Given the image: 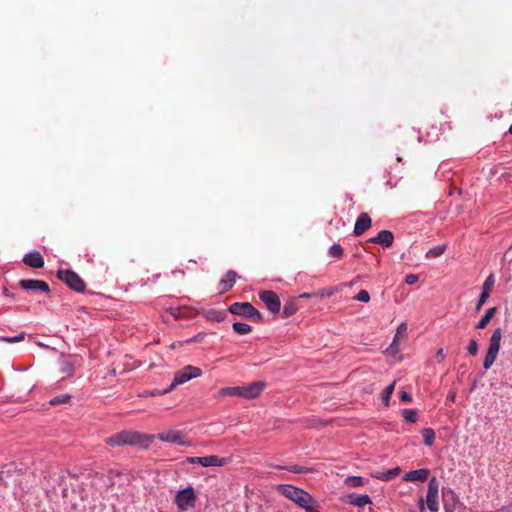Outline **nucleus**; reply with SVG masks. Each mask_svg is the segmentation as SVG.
<instances>
[{"mask_svg": "<svg viewBox=\"0 0 512 512\" xmlns=\"http://www.w3.org/2000/svg\"><path fill=\"white\" fill-rule=\"evenodd\" d=\"M73 370H74L73 365L70 362L64 363V366L62 367L63 373L72 374Z\"/></svg>", "mask_w": 512, "mask_h": 512, "instance_id": "obj_42", "label": "nucleus"}, {"mask_svg": "<svg viewBox=\"0 0 512 512\" xmlns=\"http://www.w3.org/2000/svg\"><path fill=\"white\" fill-rule=\"evenodd\" d=\"M490 294L486 291H482L476 304V311H479L483 304L487 301Z\"/></svg>", "mask_w": 512, "mask_h": 512, "instance_id": "obj_38", "label": "nucleus"}, {"mask_svg": "<svg viewBox=\"0 0 512 512\" xmlns=\"http://www.w3.org/2000/svg\"><path fill=\"white\" fill-rule=\"evenodd\" d=\"M275 468L280 469V470H287L289 472L296 473V474L309 473L312 471V469H310V468H307V467L301 466V465H296V464L295 465H286V466L277 465V466H275Z\"/></svg>", "mask_w": 512, "mask_h": 512, "instance_id": "obj_23", "label": "nucleus"}, {"mask_svg": "<svg viewBox=\"0 0 512 512\" xmlns=\"http://www.w3.org/2000/svg\"><path fill=\"white\" fill-rule=\"evenodd\" d=\"M501 338V328L495 329L490 337L489 347L483 361V368L485 370L490 369L491 366L494 364L500 350Z\"/></svg>", "mask_w": 512, "mask_h": 512, "instance_id": "obj_5", "label": "nucleus"}, {"mask_svg": "<svg viewBox=\"0 0 512 512\" xmlns=\"http://www.w3.org/2000/svg\"><path fill=\"white\" fill-rule=\"evenodd\" d=\"M407 332V324L405 322H402L398 328H397V333L396 335L394 336V339H393V342L390 346L391 349H393L395 346H396V343L398 341V337L401 336V335H405Z\"/></svg>", "mask_w": 512, "mask_h": 512, "instance_id": "obj_33", "label": "nucleus"}, {"mask_svg": "<svg viewBox=\"0 0 512 512\" xmlns=\"http://www.w3.org/2000/svg\"><path fill=\"white\" fill-rule=\"evenodd\" d=\"M206 336L205 332H200L197 335H195L192 338H189L186 340V343H195V342H201Z\"/></svg>", "mask_w": 512, "mask_h": 512, "instance_id": "obj_40", "label": "nucleus"}, {"mask_svg": "<svg viewBox=\"0 0 512 512\" xmlns=\"http://www.w3.org/2000/svg\"><path fill=\"white\" fill-rule=\"evenodd\" d=\"M467 351L470 355L475 356L478 352V343L475 339H471L467 347Z\"/></svg>", "mask_w": 512, "mask_h": 512, "instance_id": "obj_39", "label": "nucleus"}, {"mask_svg": "<svg viewBox=\"0 0 512 512\" xmlns=\"http://www.w3.org/2000/svg\"><path fill=\"white\" fill-rule=\"evenodd\" d=\"M276 490L299 508L307 512H317L320 508L319 502L306 490L291 484H279Z\"/></svg>", "mask_w": 512, "mask_h": 512, "instance_id": "obj_1", "label": "nucleus"}, {"mask_svg": "<svg viewBox=\"0 0 512 512\" xmlns=\"http://www.w3.org/2000/svg\"><path fill=\"white\" fill-rule=\"evenodd\" d=\"M429 473H430V471L426 468L411 470L404 475L403 480L411 481V482L412 481L424 482L427 480Z\"/></svg>", "mask_w": 512, "mask_h": 512, "instance_id": "obj_17", "label": "nucleus"}, {"mask_svg": "<svg viewBox=\"0 0 512 512\" xmlns=\"http://www.w3.org/2000/svg\"><path fill=\"white\" fill-rule=\"evenodd\" d=\"M394 388H395V383L393 382L392 384L388 385L383 393H382V403L385 405V406H388L389 405V402H390V398H391V395L393 394L394 392Z\"/></svg>", "mask_w": 512, "mask_h": 512, "instance_id": "obj_29", "label": "nucleus"}, {"mask_svg": "<svg viewBox=\"0 0 512 512\" xmlns=\"http://www.w3.org/2000/svg\"><path fill=\"white\" fill-rule=\"evenodd\" d=\"M347 499L349 504L356 507H364L372 503L371 498L367 494L351 493L347 496Z\"/></svg>", "mask_w": 512, "mask_h": 512, "instance_id": "obj_19", "label": "nucleus"}, {"mask_svg": "<svg viewBox=\"0 0 512 512\" xmlns=\"http://www.w3.org/2000/svg\"><path fill=\"white\" fill-rule=\"evenodd\" d=\"M455 397H456V394H455L454 392H451V393H449V395H448V397H447V398H448L449 400H451V401H454V400H455Z\"/></svg>", "mask_w": 512, "mask_h": 512, "instance_id": "obj_46", "label": "nucleus"}, {"mask_svg": "<svg viewBox=\"0 0 512 512\" xmlns=\"http://www.w3.org/2000/svg\"><path fill=\"white\" fill-rule=\"evenodd\" d=\"M496 311H497L496 307L487 309L485 314L480 319V321L476 324V328L484 329L488 325V323L491 321V319L493 318Z\"/></svg>", "mask_w": 512, "mask_h": 512, "instance_id": "obj_22", "label": "nucleus"}, {"mask_svg": "<svg viewBox=\"0 0 512 512\" xmlns=\"http://www.w3.org/2000/svg\"><path fill=\"white\" fill-rule=\"evenodd\" d=\"M228 310L234 315L246 317L255 322H260L262 320L261 313L249 302L233 303L230 305Z\"/></svg>", "mask_w": 512, "mask_h": 512, "instance_id": "obj_6", "label": "nucleus"}, {"mask_svg": "<svg viewBox=\"0 0 512 512\" xmlns=\"http://www.w3.org/2000/svg\"><path fill=\"white\" fill-rule=\"evenodd\" d=\"M265 387V383L262 381H257L250 383L248 385L242 386V398L244 399H254L263 391Z\"/></svg>", "mask_w": 512, "mask_h": 512, "instance_id": "obj_12", "label": "nucleus"}, {"mask_svg": "<svg viewBox=\"0 0 512 512\" xmlns=\"http://www.w3.org/2000/svg\"><path fill=\"white\" fill-rule=\"evenodd\" d=\"M206 320L211 322H222L226 317V312L223 310L209 309L203 312Z\"/></svg>", "mask_w": 512, "mask_h": 512, "instance_id": "obj_21", "label": "nucleus"}, {"mask_svg": "<svg viewBox=\"0 0 512 512\" xmlns=\"http://www.w3.org/2000/svg\"><path fill=\"white\" fill-rule=\"evenodd\" d=\"M329 256L340 258L343 255V248L339 244H333L328 251Z\"/></svg>", "mask_w": 512, "mask_h": 512, "instance_id": "obj_34", "label": "nucleus"}, {"mask_svg": "<svg viewBox=\"0 0 512 512\" xmlns=\"http://www.w3.org/2000/svg\"><path fill=\"white\" fill-rule=\"evenodd\" d=\"M19 286L24 290H40L45 293H48L50 291L49 285L42 280L23 279L20 280Z\"/></svg>", "mask_w": 512, "mask_h": 512, "instance_id": "obj_13", "label": "nucleus"}, {"mask_svg": "<svg viewBox=\"0 0 512 512\" xmlns=\"http://www.w3.org/2000/svg\"><path fill=\"white\" fill-rule=\"evenodd\" d=\"M297 309H298L297 305L293 302L285 304L284 308H283L284 317H290V316L294 315L296 313Z\"/></svg>", "mask_w": 512, "mask_h": 512, "instance_id": "obj_35", "label": "nucleus"}, {"mask_svg": "<svg viewBox=\"0 0 512 512\" xmlns=\"http://www.w3.org/2000/svg\"><path fill=\"white\" fill-rule=\"evenodd\" d=\"M421 508H423V500H420Z\"/></svg>", "mask_w": 512, "mask_h": 512, "instance_id": "obj_51", "label": "nucleus"}, {"mask_svg": "<svg viewBox=\"0 0 512 512\" xmlns=\"http://www.w3.org/2000/svg\"><path fill=\"white\" fill-rule=\"evenodd\" d=\"M494 283H495V278L493 276V274H490L485 282L483 283V286H482V291H486L490 294L493 286H494Z\"/></svg>", "mask_w": 512, "mask_h": 512, "instance_id": "obj_36", "label": "nucleus"}, {"mask_svg": "<svg viewBox=\"0 0 512 512\" xmlns=\"http://www.w3.org/2000/svg\"><path fill=\"white\" fill-rule=\"evenodd\" d=\"M196 499L197 496L194 488L192 486H188L176 493L174 503L180 512H186L195 507Z\"/></svg>", "mask_w": 512, "mask_h": 512, "instance_id": "obj_4", "label": "nucleus"}, {"mask_svg": "<svg viewBox=\"0 0 512 512\" xmlns=\"http://www.w3.org/2000/svg\"><path fill=\"white\" fill-rule=\"evenodd\" d=\"M185 462L188 464H199L202 467H222L229 462V459L221 458L216 455H209L203 457H188Z\"/></svg>", "mask_w": 512, "mask_h": 512, "instance_id": "obj_9", "label": "nucleus"}, {"mask_svg": "<svg viewBox=\"0 0 512 512\" xmlns=\"http://www.w3.org/2000/svg\"><path fill=\"white\" fill-rule=\"evenodd\" d=\"M402 415L406 422L415 423L417 421V412L413 409H405L402 412Z\"/></svg>", "mask_w": 512, "mask_h": 512, "instance_id": "obj_32", "label": "nucleus"}, {"mask_svg": "<svg viewBox=\"0 0 512 512\" xmlns=\"http://www.w3.org/2000/svg\"><path fill=\"white\" fill-rule=\"evenodd\" d=\"M394 235L389 230H381L377 236L370 238L369 242L381 245L384 248H388L393 244Z\"/></svg>", "mask_w": 512, "mask_h": 512, "instance_id": "obj_15", "label": "nucleus"}, {"mask_svg": "<svg viewBox=\"0 0 512 512\" xmlns=\"http://www.w3.org/2000/svg\"><path fill=\"white\" fill-rule=\"evenodd\" d=\"M447 492H448L449 494H451V496H452V497H454V496H455V493L453 492V490H451V489H447Z\"/></svg>", "mask_w": 512, "mask_h": 512, "instance_id": "obj_48", "label": "nucleus"}, {"mask_svg": "<svg viewBox=\"0 0 512 512\" xmlns=\"http://www.w3.org/2000/svg\"><path fill=\"white\" fill-rule=\"evenodd\" d=\"M23 262L32 268H42L44 266L43 256L38 251L25 254Z\"/></svg>", "mask_w": 512, "mask_h": 512, "instance_id": "obj_16", "label": "nucleus"}, {"mask_svg": "<svg viewBox=\"0 0 512 512\" xmlns=\"http://www.w3.org/2000/svg\"><path fill=\"white\" fill-rule=\"evenodd\" d=\"M445 249H446V245H444V244L435 246L426 252V258L439 257L444 253Z\"/></svg>", "mask_w": 512, "mask_h": 512, "instance_id": "obj_28", "label": "nucleus"}, {"mask_svg": "<svg viewBox=\"0 0 512 512\" xmlns=\"http://www.w3.org/2000/svg\"><path fill=\"white\" fill-rule=\"evenodd\" d=\"M332 293H333L332 290H322L320 295H321V297H326V296H331Z\"/></svg>", "mask_w": 512, "mask_h": 512, "instance_id": "obj_45", "label": "nucleus"}, {"mask_svg": "<svg viewBox=\"0 0 512 512\" xmlns=\"http://www.w3.org/2000/svg\"><path fill=\"white\" fill-rule=\"evenodd\" d=\"M418 275L416 274H408L405 277V283L408 285H413L418 281Z\"/></svg>", "mask_w": 512, "mask_h": 512, "instance_id": "obj_41", "label": "nucleus"}, {"mask_svg": "<svg viewBox=\"0 0 512 512\" xmlns=\"http://www.w3.org/2000/svg\"><path fill=\"white\" fill-rule=\"evenodd\" d=\"M201 374H202V371L200 368L191 366V365H187L182 370H180L176 373L171 385L168 388H166L162 391L157 390L155 392H152L151 394L153 396H155V395H163V394L169 393L176 386L184 384L193 378H197V377L201 376Z\"/></svg>", "mask_w": 512, "mask_h": 512, "instance_id": "obj_3", "label": "nucleus"}, {"mask_svg": "<svg viewBox=\"0 0 512 512\" xmlns=\"http://www.w3.org/2000/svg\"><path fill=\"white\" fill-rule=\"evenodd\" d=\"M401 472L400 467H394L385 471H377L372 474V477L381 481H390L396 478Z\"/></svg>", "mask_w": 512, "mask_h": 512, "instance_id": "obj_20", "label": "nucleus"}, {"mask_svg": "<svg viewBox=\"0 0 512 512\" xmlns=\"http://www.w3.org/2000/svg\"><path fill=\"white\" fill-rule=\"evenodd\" d=\"M236 277V272L233 270H229L226 273L225 278L221 279L219 282V293H225L228 290H230L236 282Z\"/></svg>", "mask_w": 512, "mask_h": 512, "instance_id": "obj_18", "label": "nucleus"}, {"mask_svg": "<svg viewBox=\"0 0 512 512\" xmlns=\"http://www.w3.org/2000/svg\"><path fill=\"white\" fill-rule=\"evenodd\" d=\"M400 399L403 402H410V401H412V396L410 395V393H408L406 391H401L400 392Z\"/></svg>", "mask_w": 512, "mask_h": 512, "instance_id": "obj_43", "label": "nucleus"}, {"mask_svg": "<svg viewBox=\"0 0 512 512\" xmlns=\"http://www.w3.org/2000/svg\"><path fill=\"white\" fill-rule=\"evenodd\" d=\"M312 296H313V294H310V293H303V294H301L299 297H300V298H310V297H312Z\"/></svg>", "mask_w": 512, "mask_h": 512, "instance_id": "obj_47", "label": "nucleus"}, {"mask_svg": "<svg viewBox=\"0 0 512 512\" xmlns=\"http://www.w3.org/2000/svg\"><path fill=\"white\" fill-rule=\"evenodd\" d=\"M435 358L438 362H442L445 359V353L442 348L437 350V352L435 354Z\"/></svg>", "mask_w": 512, "mask_h": 512, "instance_id": "obj_44", "label": "nucleus"}, {"mask_svg": "<svg viewBox=\"0 0 512 512\" xmlns=\"http://www.w3.org/2000/svg\"><path fill=\"white\" fill-rule=\"evenodd\" d=\"M232 328L239 335H245L252 331V326L244 322H235Z\"/></svg>", "mask_w": 512, "mask_h": 512, "instance_id": "obj_24", "label": "nucleus"}, {"mask_svg": "<svg viewBox=\"0 0 512 512\" xmlns=\"http://www.w3.org/2000/svg\"><path fill=\"white\" fill-rule=\"evenodd\" d=\"M355 300L363 303H367L370 300V295L366 290H360L354 297Z\"/></svg>", "mask_w": 512, "mask_h": 512, "instance_id": "obj_37", "label": "nucleus"}, {"mask_svg": "<svg viewBox=\"0 0 512 512\" xmlns=\"http://www.w3.org/2000/svg\"><path fill=\"white\" fill-rule=\"evenodd\" d=\"M261 301L265 304L266 308L273 314L280 311L281 302L278 295L273 291H262L259 294Z\"/></svg>", "mask_w": 512, "mask_h": 512, "instance_id": "obj_11", "label": "nucleus"}, {"mask_svg": "<svg viewBox=\"0 0 512 512\" xmlns=\"http://www.w3.org/2000/svg\"><path fill=\"white\" fill-rule=\"evenodd\" d=\"M238 396L242 398V386L224 387L220 390V396Z\"/></svg>", "mask_w": 512, "mask_h": 512, "instance_id": "obj_25", "label": "nucleus"}, {"mask_svg": "<svg viewBox=\"0 0 512 512\" xmlns=\"http://www.w3.org/2000/svg\"><path fill=\"white\" fill-rule=\"evenodd\" d=\"M438 493L439 482L435 477H433L429 480L428 491L426 495L427 507L431 512H437L439 509Z\"/></svg>", "mask_w": 512, "mask_h": 512, "instance_id": "obj_10", "label": "nucleus"}, {"mask_svg": "<svg viewBox=\"0 0 512 512\" xmlns=\"http://www.w3.org/2000/svg\"><path fill=\"white\" fill-rule=\"evenodd\" d=\"M151 437L152 440L154 438H157L162 442L173 443L180 446L189 447L192 445L191 442L185 438L184 433L180 430L170 429L167 431L160 432L157 435Z\"/></svg>", "mask_w": 512, "mask_h": 512, "instance_id": "obj_8", "label": "nucleus"}, {"mask_svg": "<svg viewBox=\"0 0 512 512\" xmlns=\"http://www.w3.org/2000/svg\"><path fill=\"white\" fill-rule=\"evenodd\" d=\"M70 398L71 396L69 394H62L51 398L49 404L51 406H57L63 403H67L70 400Z\"/></svg>", "mask_w": 512, "mask_h": 512, "instance_id": "obj_30", "label": "nucleus"}, {"mask_svg": "<svg viewBox=\"0 0 512 512\" xmlns=\"http://www.w3.org/2000/svg\"><path fill=\"white\" fill-rule=\"evenodd\" d=\"M421 434L424 438V443L427 446H432L435 441V432L432 428H424L421 431Z\"/></svg>", "mask_w": 512, "mask_h": 512, "instance_id": "obj_27", "label": "nucleus"}, {"mask_svg": "<svg viewBox=\"0 0 512 512\" xmlns=\"http://www.w3.org/2000/svg\"><path fill=\"white\" fill-rule=\"evenodd\" d=\"M57 277L76 292H83L86 288V284L83 279L72 270H58Z\"/></svg>", "mask_w": 512, "mask_h": 512, "instance_id": "obj_7", "label": "nucleus"}, {"mask_svg": "<svg viewBox=\"0 0 512 512\" xmlns=\"http://www.w3.org/2000/svg\"><path fill=\"white\" fill-rule=\"evenodd\" d=\"M371 218L367 213H361L356 219L354 225V235L361 236L366 230L371 227Z\"/></svg>", "mask_w": 512, "mask_h": 512, "instance_id": "obj_14", "label": "nucleus"}, {"mask_svg": "<svg viewBox=\"0 0 512 512\" xmlns=\"http://www.w3.org/2000/svg\"><path fill=\"white\" fill-rule=\"evenodd\" d=\"M509 132L512 134V125L509 127Z\"/></svg>", "mask_w": 512, "mask_h": 512, "instance_id": "obj_50", "label": "nucleus"}, {"mask_svg": "<svg viewBox=\"0 0 512 512\" xmlns=\"http://www.w3.org/2000/svg\"><path fill=\"white\" fill-rule=\"evenodd\" d=\"M365 483V479L361 476H349L345 479V484L352 488L363 486Z\"/></svg>", "mask_w": 512, "mask_h": 512, "instance_id": "obj_26", "label": "nucleus"}, {"mask_svg": "<svg viewBox=\"0 0 512 512\" xmlns=\"http://www.w3.org/2000/svg\"><path fill=\"white\" fill-rule=\"evenodd\" d=\"M106 443L111 447L125 445L148 447L152 443V437L139 432L125 430L108 437Z\"/></svg>", "mask_w": 512, "mask_h": 512, "instance_id": "obj_2", "label": "nucleus"}, {"mask_svg": "<svg viewBox=\"0 0 512 512\" xmlns=\"http://www.w3.org/2000/svg\"><path fill=\"white\" fill-rule=\"evenodd\" d=\"M4 294L8 295V289H6V288L4 289Z\"/></svg>", "mask_w": 512, "mask_h": 512, "instance_id": "obj_49", "label": "nucleus"}, {"mask_svg": "<svg viewBox=\"0 0 512 512\" xmlns=\"http://www.w3.org/2000/svg\"><path fill=\"white\" fill-rule=\"evenodd\" d=\"M25 332H21L16 336H0V340L7 343H17L25 339Z\"/></svg>", "mask_w": 512, "mask_h": 512, "instance_id": "obj_31", "label": "nucleus"}]
</instances>
